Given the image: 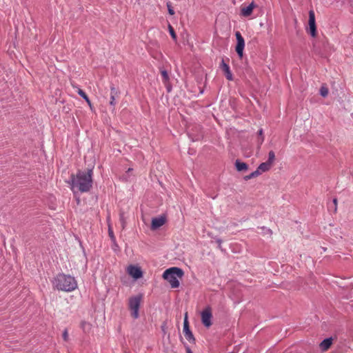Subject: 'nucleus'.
<instances>
[{"mask_svg": "<svg viewBox=\"0 0 353 353\" xmlns=\"http://www.w3.org/2000/svg\"><path fill=\"white\" fill-rule=\"evenodd\" d=\"M92 168L88 169L87 172L79 170L77 175L71 174L70 185L71 189L74 191L77 188L81 192L90 191L92 187Z\"/></svg>", "mask_w": 353, "mask_h": 353, "instance_id": "obj_1", "label": "nucleus"}, {"mask_svg": "<svg viewBox=\"0 0 353 353\" xmlns=\"http://www.w3.org/2000/svg\"><path fill=\"white\" fill-rule=\"evenodd\" d=\"M139 310H132L131 316L134 319H137L139 316Z\"/></svg>", "mask_w": 353, "mask_h": 353, "instance_id": "obj_26", "label": "nucleus"}, {"mask_svg": "<svg viewBox=\"0 0 353 353\" xmlns=\"http://www.w3.org/2000/svg\"><path fill=\"white\" fill-rule=\"evenodd\" d=\"M120 94L119 90L114 87L113 84L110 86V105L112 108V110H114L116 102V98L119 97Z\"/></svg>", "mask_w": 353, "mask_h": 353, "instance_id": "obj_8", "label": "nucleus"}, {"mask_svg": "<svg viewBox=\"0 0 353 353\" xmlns=\"http://www.w3.org/2000/svg\"><path fill=\"white\" fill-rule=\"evenodd\" d=\"M271 167H272V165L270 163H269L268 162L265 161V162L261 163L256 170H259V172L261 175L263 172H268V170H270Z\"/></svg>", "mask_w": 353, "mask_h": 353, "instance_id": "obj_16", "label": "nucleus"}, {"mask_svg": "<svg viewBox=\"0 0 353 353\" xmlns=\"http://www.w3.org/2000/svg\"><path fill=\"white\" fill-rule=\"evenodd\" d=\"M63 339L65 341H67L68 340V333L67 330H65L63 333Z\"/></svg>", "mask_w": 353, "mask_h": 353, "instance_id": "obj_28", "label": "nucleus"}, {"mask_svg": "<svg viewBox=\"0 0 353 353\" xmlns=\"http://www.w3.org/2000/svg\"><path fill=\"white\" fill-rule=\"evenodd\" d=\"M258 135L260 137V139L259 140V145L260 146L264 141L263 132L262 129H260L258 131Z\"/></svg>", "mask_w": 353, "mask_h": 353, "instance_id": "obj_24", "label": "nucleus"}, {"mask_svg": "<svg viewBox=\"0 0 353 353\" xmlns=\"http://www.w3.org/2000/svg\"><path fill=\"white\" fill-rule=\"evenodd\" d=\"M165 85L166 86L168 92H170L171 91V90H172V86L170 84V82L168 81V83L167 84H165Z\"/></svg>", "mask_w": 353, "mask_h": 353, "instance_id": "obj_30", "label": "nucleus"}, {"mask_svg": "<svg viewBox=\"0 0 353 353\" xmlns=\"http://www.w3.org/2000/svg\"><path fill=\"white\" fill-rule=\"evenodd\" d=\"M108 234H109L111 240L113 242H115V237H114V233H113L112 230L110 228H109Z\"/></svg>", "mask_w": 353, "mask_h": 353, "instance_id": "obj_27", "label": "nucleus"}, {"mask_svg": "<svg viewBox=\"0 0 353 353\" xmlns=\"http://www.w3.org/2000/svg\"><path fill=\"white\" fill-rule=\"evenodd\" d=\"M119 219H120V221L121 223L122 228L124 229L125 227L126 221H125V218L123 212H120Z\"/></svg>", "mask_w": 353, "mask_h": 353, "instance_id": "obj_22", "label": "nucleus"}, {"mask_svg": "<svg viewBox=\"0 0 353 353\" xmlns=\"http://www.w3.org/2000/svg\"><path fill=\"white\" fill-rule=\"evenodd\" d=\"M215 240H216V242L218 243V248L220 250H222V246H221L222 240L219 238H216Z\"/></svg>", "mask_w": 353, "mask_h": 353, "instance_id": "obj_29", "label": "nucleus"}, {"mask_svg": "<svg viewBox=\"0 0 353 353\" xmlns=\"http://www.w3.org/2000/svg\"><path fill=\"white\" fill-rule=\"evenodd\" d=\"M183 333L185 339L190 342L194 341V337L190 330L189 322L188 320V312H185L184 314V321H183Z\"/></svg>", "mask_w": 353, "mask_h": 353, "instance_id": "obj_6", "label": "nucleus"}, {"mask_svg": "<svg viewBox=\"0 0 353 353\" xmlns=\"http://www.w3.org/2000/svg\"><path fill=\"white\" fill-rule=\"evenodd\" d=\"M53 285L59 290L71 292L77 287L75 279L70 275L59 274L54 278Z\"/></svg>", "mask_w": 353, "mask_h": 353, "instance_id": "obj_2", "label": "nucleus"}, {"mask_svg": "<svg viewBox=\"0 0 353 353\" xmlns=\"http://www.w3.org/2000/svg\"><path fill=\"white\" fill-rule=\"evenodd\" d=\"M142 299V295L139 294L129 299V309H139Z\"/></svg>", "mask_w": 353, "mask_h": 353, "instance_id": "obj_12", "label": "nucleus"}, {"mask_svg": "<svg viewBox=\"0 0 353 353\" xmlns=\"http://www.w3.org/2000/svg\"><path fill=\"white\" fill-rule=\"evenodd\" d=\"M212 314L211 310H203L201 312V320L203 324L209 327L212 325L211 319Z\"/></svg>", "mask_w": 353, "mask_h": 353, "instance_id": "obj_9", "label": "nucleus"}, {"mask_svg": "<svg viewBox=\"0 0 353 353\" xmlns=\"http://www.w3.org/2000/svg\"><path fill=\"white\" fill-rule=\"evenodd\" d=\"M221 68L223 71L225 76L226 79L229 81H232L233 79L232 74L230 71V66L225 63L224 60L223 59L220 65Z\"/></svg>", "mask_w": 353, "mask_h": 353, "instance_id": "obj_13", "label": "nucleus"}, {"mask_svg": "<svg viewBox=\"0 0 353 353\" xmlns=\"http://www.w3.org/2000/svg\"><path fill=\"white\" fill-rule=\"evenodd\" d=\"M204 309H207V310H209V309H211L209 306L205 307Z\"/></svg>", "mask_w": 353, "mask_h": 353, "instance_id": "obj_33", "label": "nucleus"}, {"mask_svg": "<svg viewBox=\"0 0 353 353\" xmlns=\"http://www.w3.org/2000/svg\"><path fill=\"white\" fill-rule=\"evenodd\" d=\"M128 273L135 280L141 278L143 276V272L141 268L133 265H130L128 266Z\"/></svg>", "mask_w": 353, "mask_h": 353, "instance_id": "obj_7", "label": "nucleus"}, {"mask_svg": "<svg viewBox=\"0 0 353 353\" xmlns=\"http://www.w3.org/2000/svg\"><path fill=\"white\" fill-rule=\"evenodd\" d=\"M328 92H329V90H328V88L326 87V86H321V88H320V94L323 97H326L327 95H328Z\"/></svg>", "mask_w": 353, "mask_h": 353, "instance_id": "obj_21", "label": "nucleus"}, {"mask_svg": "<svg viewBox=\"0 0 353 353\" xmlns=\"http://www.w3.org/2000/svg\"><path fill=\"white\" fill-rule=\"evenodd\" d=\"M260 175L259 170H256L255 171L252 172L248 175H246L243 177V179L245 181H248L251 179L256 178Z\"/></svg>", "mask_w": 353, "mask_h": 353, "instance_id": "obj_17", "label": "nucleus"}, {"mask_svg": "<svg viewBox=\"0 0 353 353\" xmlns=\"http://www.w3.org/2000/svg\"><path fill=\"white\" fill-rule=\"evenodd\" d=\"M256 4L254 1L251 2L248 6L241 8V14L245 17H250L254 8H256Z\"/></svg>", "mask_w": 353, "mask_h": 353, "instance_id": "obj_11", "label": "nucleus"}, {"mask_svg": "<svg viewBox=\"0 0 353 353\" xmlns=\"http://www.w3.org/2000/svg\"><path fill=\"white\" fill-rule=\"evenodd\" d=\"M161 76L163 78V83L167 84L168 83V81H170V77H169L168 72L166 70H161Z\"/></svg>", "mask_w": 353, "mask_h": 353, "instance_id": "obj_19", "label": "nucleus"}, {"mask_svg": "<svg viewBox=\"0 0 353 353\" xmlns=\"http://www.w3.org/2000/svg\"><path fill=\"white\" fill-rule=\"evenodd\" d=\"M78 94L83 98L84 99L86 102L88 103V104L90 105V107H91V101H90L88 95L85 94V92L82 90L81 89H79L78 90Z\"/></svg>", "mask_w": 353, "mask_h": 353, "instance_id": "obj_18", "label": "nucleus"}, {"mask_svg": "<svg viewBox=\"0 0 353 353\" xmlns=\"http://www.w3.org/2000/svg\"><path fill=\"white\" fill-rule=\"evenodd\" d=\"M167 8H168V13L170 15H174L175 12H174L173 8L172 7L170 2L167 3Z\"/></svg>", "mask_w": 353, "mask_h": 353, "instance_id": "obj_25", "label": "nucleus"}, {"mask_svg": "<svg viewBox=\"0 0 353 353\" xmlns=\"http://www.w3.org/2000/svg\"><path fill=\"white\" fill-rule=\"evenodd\" d=\"M165 221L166 219L163 216L153 218L151 223L152 230H157L159 228L165 223Z\"/></svg>", "mask_w": 353, "mask_h": 353, "instance_id": "obj_10", "label": "nucleus"}, {"mask_svg": "<svg viewBox=\"0 0 353 353\" xmlns=\"http://www.w3.org/2000/svg\"><path fill=\"white\" fill-rule=\"evenodd\" d=\"M186 352H187V353H192V350H190V348L189 347H186Z\"/></svg>", "mask_w": 353, "mask_h": 353, "instance_id": "obj_32", "label": "nucleus"}, {"mask_svg": "<svg viewBox=\"0 0 353 353\" xmlns=\"http://www.w3.org/2000/svg\"><path fill=\"white\" fill-rule=\"evenodd\" d=\"M131 170H132V168H129V169H128V172H130V171H131Z\"/></svg>", "mask_w": 353, "mask_h": 353, "instance_id": "obj_35", "label": "nucleus"}, {"mask_svg": "<svg viewBox=\"0 0 353 353\" xmlns=\"http://www.w3.org/2000/svg\"><path fill=\"white\" fill-rule=\"evenodd\" d=\"M168 30H169V32H170V36L172 37V38L174 41H176V34L175 33V31H174V28H172V26L171 25L168 26Z\"/></svg>", "mask_w": 353, "mask_h": 353, "instance_id": "obj_23", "label": "nucleus"}, {"mask_svg": "<svg viewBox=\"0 0 353 353\" xmlns=\"http://www.w3.org/2000/svg\"><path fill=\"white\" fill-rule=\"evenodd\" d=\"M268 231L270 234H272V230H271L268 229Z\"/></svg>", "mask_w": 353, "mask_h": 353, "instance_id": "obj_34", "label": "nucleus"}, {"mask_svg": "<svg viewBox=\"0 0 353 353\" xmlns=\"http://www.w3.org/2000/svg\"><path fill=\"white\" fill-rule=\"evenodd\" d=\"M236 39V45L235 50L240 58L243 57V49L245 46V41L240 32L237 31L235 33Z\"/></svg>", "mask_w": 353, "mask_h": 353, "instance_id": "obj_5", "label": "nucleus"}, {"mask_svg": "<svg viewBox=\"0 0 353 353\" xmlns=\"http://www.w3.org/2000/svg\"><path fill=\"white\" fill-rule=\"evenodd\" d=\"M235 168L239 172L246 171L248 170V165L237 159L235 161Z\"/></svg>", "mask_w": 353, "mask_h": 353, "instance_id": "obj_15", "label": "nucleus"}, {"mask_svg": "<svg viewBox=\"0 0 353 353\" xmlns=\"http://www.w3.org/2000/svg\"><path fill=\"white\" fill-rule=\"evenodd\" d=\"M332 344V338H327L322 341L319 344V347L321 351H327Z\"/></svg>", "mask_w": 353, "mask_h": 353, "instance_id": "obj_14", "label": "nucleus"}, {"mask_svg": "<svg viewBox=\"0 0 353 353\" xmlns=\"http://www.w3.org/2000/svg\"><path fill=\"white\" fill-rule=\"evenodd\" d=\"M308 25H309V28L307 29V32L312 37H316V21H315L314 12L312 10L309 11Z\"/></svg>", "mask_w": 353, "mask_h": 353, "instance_id": "obj_4", "label": "nucleus"}, {"mask_svg": "<svg viewBox=\"0 0 353 353\" xmlns=\"http://www.w3.org/2000/svg\"><path fill=\"white\" fill-rule=\"evenodd\" d=\"M274 160H275V154H274V151L271 150L268 153V159L266 161L272 165Z\"/></svg>", "mask_w": 353, "mask_h": 353, "instance_id": "obj_20", "label": "nucleus"}, {"mask_svg": "<svg viewBox=\"0 0 353 353\" xmlns=\"http://www.w3.org/2000/svg\"><path fill=\"white\" fill-rule=\"evenodd\" d=\"M333 203L334 204V212H336V210H337V208H336V205H337V199H333Z\"/></svg>", "mask_w": 353, "mask_h": 353, "instance_id": "obj_31", "label": "nucleus"}, {"mask_svg": "<svg viewBox=\"0 0 353 353\" xmlns=\"http://www.w3.org/2000/svg\"><path fill=\"white\" fill-rule=\"evenodd\" d=\"M184 274L182 269L172 267L167 269L163 274V278L170 284L172 288L179 286V279H181Z\"/></svg>", "mask_w": 353, "mask_h": 353, "instance_id": "obj_3", "label": "nucleus"}]
</instances>
